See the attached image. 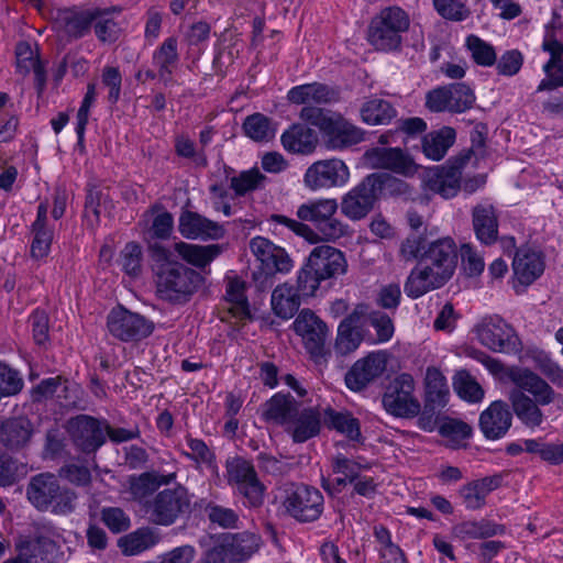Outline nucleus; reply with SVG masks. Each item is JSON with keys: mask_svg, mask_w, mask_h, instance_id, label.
<instances>
[{"mask_svg": "<svg viewBox=\"0 0 563 563\" xmlns=\"http://www.w3.org/2000/svg\"><path fill=\"white\" fill-rule=\"evenodd\" d=\"M148 256L157 298L173 306H184L205 285L202 273L177 262L172 261V252L159 242L148 243Z\"/></svg>", "mask_w": 563, "mask_h": 563, "instance_id": "1", "label": "nucleus"}, {"mask_svg": "<svg viewBox=\"0 0 563 563\" xmlns=\"http://www.w3.org/2000/svg\"><path fill=\"white\" fill-rule=\"evenodd\" d=\"M457 264V250L453 239L446 236L428 243L421 262L410 272L405 292L416 299L442 287L453 275Z\"/></svg>", "mask_w": 563, "mask_h": 563, "instance_id": "2", "label": "nucleus"}, {"mask_svg": "<svg viewBox=\"0 0 563 563\" xmlns=\"http://www.w3.org/2000/svg\"><path fill=\"white\" fill-rule=\"evenodd\" d=\"M515 387L509 390V401L517 418L528 428H538L544 416L540 406H547L556 397L552 386L534 372L522 368L510 373Z\"/></svg>", "mask_w": 563, "mask_h": 563, "instance_id": "3", "label": "nucleus"}, {"mask_svg": "<svg viewBox=\"0 0 563 563\" xmlns=\"http://www.w3.org/2000/svg\"><path fill=\"white\" fill-rule=\"evenodd\" d=\"M346 268L342 251L328 244L316 246L298 273L299 290L306 296H313L322 280L343 275Z\"/></svg>", "mask_w": 563, "mask_h": 563, "instance_id": "4", "label": "nucleus"}, {"mask_svg": "<svg viewBox=\"0 0 563 563\" xmlns=\"http://www.w3.org/2000/svg\"><path fill=\"white\" fill-rule=\"evenodd\" d=\"M338 208L336 200L329 198L310 200L297 208V218L312 224L313 236L307 241L334 242L347 233L349 225L336 217Z\"/></svg>", "mask_w": 563, "mask_h": 563, "instance_id": "5", "label": "nucleus"}, {"mask_svg": "<svg viewBox=\"0 0 563 563\" xmlns=\"http://www.w3.org/2000/svg\"><path fill=\"white\" fill-rule=\"evenodd\" d=\"M26 496L40 511L51 510L55 515H68L76 507V493L60 486L57 476L52 473L33 476L27 484Z\"/></svg>", "mask_w": 563, "mask_h": 563, "instance_id": "6", "label": "nucleus"}, {"mask_svg": "<svg viewBox=\"0 0 563 563\" xmlns=\"http://www.w3.org/2000/svg\"><path fill=\"white\" fill-rule=\"evenodd\" d=\"M410 25L408 14L398 7H388L372 18L367 27V41L377 51L399 49Z\"/></svg>", "mask_w": 563, "mask_h": 563, "instance_id": "7", "label": "nucleus"}, {"mask_svg": "<svg viewBox=\"0 0 563 563\" xmlns=\"http://www.w3.org/2000/svg\"><path fill=\"white\" fill-rule=\"evenodd\" d=\"M191 511V496L185 486L164 488L145 505L147 520L162 527H169Z\"/></svg>", "mask_w": 563, "mask_h": 563, "instance_id": "8", "label": "nucleus"}, {"mask_svg": "<svg viewBox=\"0 0 563 563\" xmlns=\"http://www.w3.org/2000/svg\"><path fill=\"white\" fill-rule=\"evenodd\" d=\"M282 506L285 512L300 523L317 521L324 509L322 493L309 485L290 484L283 490Z\"/></svg>", "mask_w": 563, "mask_h": 563, "instance_id": "9", "label": "nucleus"}, {"mask_svg": "<svg viewBox=\"0 0 563 563\" xmlns=\"http://www.w3.org/2000/svg\"><path fill=\"white\" fill-rule=\"evenodd\" d=\"M251 251L262 263L263 268L253 273V280L260 291L271 288L274 284L275 273H287L292 262L286 251L269 240L256 236L251 240Z\"/></svg>", "mask_w": 563, "mask_h": 563, "instance_id": "10", "label": "nucleus"}, {"mask_svg": "<svg viewBox=\"0 0 563 563\" xmlns=\"http://www.w3.org/2000/svg\"><path fill=\"white\" fill-rule=\"evenodd\" d=\"M295 332L302 338L305 347L317 364L327 363L331 350L327 344L328 325L310 309H302L292 323Z\"/></svg>", "mask_w": 563, "mask_h": 563, "instance_id": "11", "label": "nucleus"}, {"mask_svg": "<svg viewBox=\"0 0 563 563\" xmlns=\"http://www.w3.org/2000/svg\"><path fill=\"white\" fill-rule=\"evenodd\" d=\"M109 333L122 342H139L154 331L153 321L119 305L107 317Z\"/></svg>", "mask_w": 563, "mask_h": 563, "instance_id": "12", "label": "nucleus"}, {"mask_svg": "<svg viewBox=\"0 0 563 563\" xmlns=\"http://www.w3.org/2000/svg\"><path fill=\"white\" fill-rule=\"evenodd\" d=\"M411 375L400 374L386 388L382 402L387 412L396 417H413L420 412V402L413 397Z\"/></svg>", "mask_w": 563, "mask_h": 563, "instance_id": "13", "label": "nucleus"}, {"mask_svg": "<svg viewBox=\"0 0 563 563\" xmlns=\"http://www.w3.org/2000/svg\"><path fill=\"white\" fill-rule=\"evenodd\" d=\"M228 482L235 485L239 494L250 507H260L264 500V486L258 481L254 466L241 457L227 463Z\"/></svg>", "mask_w": 563, "mask_h": 563, "instance_id": "14", "label": "nucleus"}, {"mask_svg": "<svg viewBox=\"0 0 563 563\" xmlns=\"http://www.w3.org/2000/svg\"><path fill=\"white\" fill-rule=\"evenodd\" d=\"M67 430L75 446L84 453H95L106 443V420L78 415L68 420Z\"/></svg>", "mask_w": 563, "mask_h": 563, "instance_id": "15", "label": "nucleus"}, {"mask_svg": "<svg viewBox=\"0 0 563 563\" xmlns=\"http://www.w3.org/2000/svg\"><path fill=\"white\" fill-rule=\"evenodd\" d=\"M350 177L346 164L339 158L322 159L310 165L303 176L311 190L329 189L344 185Z\"/></svg>", "mask_w": 563, "mask_h": 563, "instance_id": "16", "label": "nucleus"}, {"mask_svg": "<svg viewBox=\"0 0 563 563\" xmlns=\"http://www.w3.org/2000/svg\"><path fill=\"white\" fill-rule=\"evenodd\" d=\"M479 342L493 352L519 351V339L511 325L499 318H490L477 328Z\"/></svg>", "mask_w": 563, "mask_h": 563, "instance_id": "17", "label": "nucleus"}, {"mask_svg": "<svg viewBox=\"0 0 563 563\" xmlns=\"http://www.w3.org/2000/svg\"><path fill=\"white\" fill-rule=\"evenodd\" d=\"M387 357L384 352L369 353L357 360L345 374L346 387L352 391L365 389L386 371Z\"/></svg>", "mask_w": 563, "mask_h": 563, "instance_id": "18", "label": "nucleus"}, {"mask_svg": "<svg viewBox=\"0 0 563 563\" xmlns=\"http://www.w3.org/2000/svg\"><path fill=\"white\" fill-rule=\"evenodd\" d=\"M366 163L374 169H387L402 176H411L417 166L400 147H372L364 153Z\"/></svg>", "mask_w": 563, "mask_h": 563, "instance_id": "19", "label": "nucleus"}, {"mask_svg": "<svg viewBox=\"0 0 563 563\" xmlns=\"http://www.w3.org/2000/svg\"><path fill=\"white\" fill-rule=\"evenodd\" d=\"M35 434L34 423L25 416L0 420V444L11 453L26 451Z\"/></svg>", "mask_w": 563, "mask_h": 563, "instance_id": "20", "label": "nucleus"}, {"mask_svg": "<svg viewBox=\"0 0 563 563\" xmlns=\"http://www.w3.org/2000/svg\"><path fill=\"white\" fill-rule=\"evenodd\" d=\"M468 162V155H460L450 165L435 168L428 175V188L444 199H450L461 189L462 168Z\"/></svg>", "mask_w": 563, "mask_h": 563, "instance_id": "21", "label": "nucleus"}, {"mask_svg": "<svg viewBox=\"0 0 563 563\" xmlns=\"http://www.w3.org/2000/svg\"><path fill=\"white\" fill-rule=\"evenodd\" d=\"M261 538L251 532H241L225 538L211 556L220 559L219 563H242L258 550Z\"/></svg>", "mask_w": 563, "mask_h": 563, "instance_id": "22", "label": "nucleus"}, {"mask_svg": "<svg viewBox=\"0 0 563 563\" xmlns=\"http://www.w3.org/2000/svg\"><path fill=\"white\" fill-rule=\"evenodd\" d=\"M178 231L188 240H220L224 228L207 217L191 210H183L178 219Z\"/></svg>", "mask_w": 563, "mask_h": 563, "instance_id": "23", "label": "nucleus"}, {"mask_svg": "<svg viewBox=\"0 0 563 563\" xmlns=\"http://www.w3.org/2000/svg\"><path fill=\"white\" fill-rule=\"evenodd\" d=\"M371 181L366 176L343 197L341 211L349 219L353 221L361 220L372 211L378 197Z\"/></svg>", "mask_w": 563, "mask_h": 563, "instance_id": "24", "label": "nucleus"}, {"mask_svg": "<svg viewBox=\"0 0 563 563\" xmlns=\"http://www.w3.org/2000/svg\"><path fill=\"white\" fill-rule=\"evenodd\" d=\"M479 429L487 440L504 438L512 424V413L507 402L493 401L479 416Z\"/></svg>", "mask_w": 563, "mask_h": 563, "instance_id": "25", "label": "nucleus"}, {"mask_svg": "<svg viewBox=\"0 0 563 563\" xmlns=\"http://www.w3.org/2000/svg\"><path fill=\"white\" fill-rule=\"evenodd\" d=\"M364 317V307L357 306L347 314L338 327V334L334 342V352L340 356L353 353L363 341L360 331L361 319Z\"/></svg>", "mask_w": 563, "mask_h": 563, "instance_id": "26", "label": "nucleus"}, {"mask_svg": "<svg viewBox=\"0 0 563 563\" xmlns=\"http://www.w3.org/2000/svg\"><path fill=\"white\" fill-rule=\"evenodd\" d=\"M93 7L82 9L78 7L59 9L55 15V23L70 38L86 36L92 26Z\"/></svg>", "mask_w": 563, "mask_h": 563, "instance_id": "27", "label": "nucleus"}, {"mask_svg": "<svg viewBox=\"0 0 563 563\" xmlns=\"http://www.w3.org/2000/svg\"><path fill=\"white\" fill-rule=\"evenodd\" d=\"M174 473L168 475L159 474L155 471L144 472L140 475H131L128 479L129 494L132 500L142 506L145 511V505L151 501L154 493L163 485H168L175 479Z\"/></svg>", "mask_w": 563, "mask_h": 563, "instance_id": "28", "label": "nucleus"}, {"mask_svg": "<svg viewBox=\"0 0 563 563\" xmlns=\"http://www.w3.org/2000/svg\"><path fill=\"white\" fill-rule=\"evenodd\" d=\"M472 225L477 240L492 245L498 240V213L488 202L477 203L472 208Z\"/></svg>", "mask_w": 563, "mask_h": 563, "instance_id": "29", "label": "nucleus"}, {"mask_svg": "<svg viewBox=\"0 0 563 563\" xmlns=\"http://www.w3.org/2000/svg\"><path fill=\"white\" fill-rule=\"evenodd\" d=\"M287 98L295 104H329L340 100V89L321 82L305 84L291 88Z\"/></svg>", "mask_w": 563, "mask_h": 563, "instance_id": "30", "label": "nucleus"}, {"mask_svg": "<svg viewBox=\"0 0 563 563\" xmlns=\"http://www.w3.org/2000/svg\"><path fill=\"white\" fill-rule=\"evenodd\" d=\"M512 269L521 284L530 285L543 273L544 263L539 252L522 246L516 251Z\"/></svg>", "mask_w": 563, "mask_h": 563, "instance_id": "31", "label": "nucleus"}, {"mask_svg": "<svg viewBox=\"0 0 563 563\" xmlns=\"http://www.w3.org/2000/svg\"><path fill=\"white\" fill-rule=\"evenodd\" d=\"M300 404L290 394H275L263 406L262 416L266 421L288 426V423L298 416Z\"/></svg>", "mask_w": 563, "mask_h": 563, "instance_id": "32", "label": "nucleus"}, {"mask_svg": "<svg viewBox=\"0 0 563 563\" xmlns=\"http://www.w3.org/2000/svg\"><path fill=\"white\" fill-rule=\"evenodd\" d=\"M123 8L120 5L93 7L92 27L99 42L111 44L118 41L121 30L114 15L121 14Z\"/></svg>", "mask_w": 563, "mask_h": 563, "instance_id": "33", "label": "nucleus"}, {"mask_svg": "<svg viewBox=\"0 0 563 563\" xmlns=\"http://www.w3.org/2000/svg\"><path fill=\"white\" fill-rule=\"evenodd\" d=\"M321 428L320 415L314 408L298 410L296 416L285 428L295 443H302L319 434Z\"/></svg>", "mask_w": 563, "mask_h": 563, "instance_id": "34", "label": "nucleus"}, {"mask_svg": "<svg viewBox=\"0 0 563 563\" xmlns=\"http://www.w3.org/2000/svg\"><path fill=\"white\" fill-rule=\"evenodd\" d=\"M305 296L297 286L288 284L278 285L272 294L271 305L273 312L283 320L291 319L298 311Z\"/></svg>", "mask_w": 563, "mask_h": 563, "instance_id": "35", "label": "nucleus"}, {"mask_svg": "<svg viewBox=\"0 0 563 563\" xmlns=\"http://www.w3.org/2000/svg\"><path fill=\"white\" fill-rule=\"evenodd\" d=\"M161 541L159 532L152 527L139 528L118 540V547L126 556L137 555Z\"/></svg>", "mask_w": 563, "mask_h": 563, "instance_id": "36", "label": "nucleus"}, {"mask_svg": "<svg viewBox=\"0 0 563 563\" xmlns=\"http://www.w3.org/2000/svg\"><path fill=\"white\" fill-rule=\"evenodd\" d=\"M174 250L191 266L205 272V268L222 253L219 244L198 245L186 242H177Z\"/></svg>", "mask_w": 563, "mask_h": 563, "instance_id": "37", "label": "nucleus"}, {"mask_svg": "<svg viewBox=\"0 0 563 563\" xmlns=\"http://www.w3.org/2000/svg\"><path fill=\"white\" fill-rule=\"evenodd\" d=\"M328 137V147L345 148L358 144L364 140V132L342 118H334L331 126L324 134Z\"/></svg>", "mask_w": 563, "mask_h": 563, "instance_id": "38", "label": "nucleus"}, {"mask_svg": "<svg viewBox=\"0 0 563 563\" xmlns=\"http://www.w3.org/2000/svg\"><path fill=\"white\" fill-rule=\"evenodd\" d=\"M178 42L174 36L167 37L153 54V64L158 69V78L165 84L172 82L174 69L179 62Z\"/></svg>", "mask_w": 563, "mask_h": 563, "instance_id": "39", "label": "nucleus"}, {"mask_svg": "<svg viewBox=\"0 0 563 563\" xmlns=\"http://www.w3.org/2000/svg\"><path fill=\"white\" fill-rule=\"evenodd\" d=\"M282 143L288 152L310 154L317 146L318 136L312 129L303 124H294L283 133Z\"/></svg>", "mask_w": 563, "mask_h": 563, "instance_id": "40", "label": "nucleus"}, {"mask_svg": "<svg viewBox=\"0 0 563 563\" xmlns=\"http://www.w3.org/2000/svg\"><path fill=\"white\" fill-rule=\"evenodd\" d=\"M455 137V130L450 126H443L438 131L429 132L422 137V152L428 158L440 161L454 144Z\"/></svg>", "mask_w": 563, "mask_h": 563, "instance_id": "41", "label": "nucleus"}, {"mask_svg": "<svg viewBox=\"0 0 563 563\" xmlns=\"http://www.w3.org/2000/svg\"><path fill=\"white\" fill-rule=\"evenodd\" d=\"M500 484V478L484 477L478 481H474L464 485L460 494L463 498V503L467 509L476 510L485 505L487 495L496 489Z\"/></svg>", "mask_w": 563, "mask_h": 563, "instance_id": "42", "label": "nucleus"}, {"mask_svg": "<svg viewBox=\"0 0 563 563\" xmlns=\"http://www.w3.org/2000/svg\"><path fill=\"white\" fill-rule=\"evenodd\" d=\"M438 432L446 440V446L460 449L465 446L464 441L471 438L473 429L460 419L443 417L439 420Z\"/></svg>", "mask_w": 563, "mask_h": 563, "instance_id": "43", "label": "nucleus"}, {"mask_svg": "<svg viewBox=\"0 0 563 563\" xmlns=\"http://www.w3.org/2000/svg\"><path fill=\"white\" fill-rule=\"evenodd\" d=\"M453 534L461 540L485 539L505 532L504 526L493 523L489 520L463 521L452 529Z\"/></svg>", "mask_w": 563, "mask_h": 563, "instance_id": "44", "label": "nucleus"}, {"mask_svg": "<svg viewBox=\"0 0 563 563\" xmlns=\"http://www.w3.org/2000/svg\"><path fill=\"white\" fill-rule=\"evenodd\" d=\"M449 387L445 377L434 367H429L426 374V399L424 405L442 408L446 405Z\"/></svg>", "mask_w": 563, "mask_h": 563, "instance_id": "45", "label": "nucleus"}, {"mask_svg": "<svg viewBox=\"0 0 563 563\" xmlns=\"http://www.w3.org/2000/svg\"><path fill=\"white\" fill-rule=\"evenodd\" d=\"M397 111L393 104L384 99L372 98L361 108L362 120L372 125L387 124L396 118Z\"/></svg>", "mask_w": 563, "mask_h": 563, "instance_id": "46", "label": "nucleus"}, {"mask_svg": "<svg viewBox=\"0 0 563 563\" xmlns=\"http://www.w3.org/2000/svg\"><path fill=\"white\" fill-rule=\"evenodd\" d=\"M324 423L328 428L336 430L352 441H358L362 437L358 419L349 412H338L328 409L324 416Z\"/></svg>", "mask_w": 563, "mask_h": 563, "instance_id": "47", "label": "nucleus"}, {"mask_svg": "<svg viewBox=\"0 0 563 563\" xmlns=\"http://www.w3.org/2000/svg\"><path fill=\"white\" fill-rule=\"evenodd\" d=\"M242 129L245 135L255 142H268L276 132L272 120L260 112L247 115Z\"/></svg>", "mask_w": 563, "mask_h": 563, "instance_id": "48", "label": "nucleus"}, {"mask_svg": "<svg viewBox=\"0 0 563 563\" xmlns=\"http://www.w3.org/2000/svg\"><path fill=\"white\" fill-rule=\"evenodd\" d=\"M267 181V177L254 167L243 170L239 175L230 179V188L236 197H243L250 192L263 189Z\"/></svg>", "mask_w": 563, "mask_h": 563, "instance_id": "49", "label": "nucleus"}, {"mask_svg": "<svg viewBox=\"0 0 563 563\" xmlns=\"http://www.w3.org/2000/svg\"><path fill=\"white\" fill-rule=\"evenodd\" d=\"M368 178L372 180L371 183L377 194V197L380 195L397 197L409 194V185L390 174L374 173L368 175Z\"/></svg>", "mask_w": 563, "mask_h": 563, "instance_id": "50", "label": "nucleus"}, {"mask_svg": "<svg viewBox=\"0 0 563 563\" xmlns=\"http://www.w3.org/2000/svg\"><path fill=\"white\" fill-rule=\"evenodd\" d=\"M100 521L112 532L119 534L131 528V518L121 507L108 506L100 509Z\"/></svg>", "mask_w": 563, "mask_h": 563, "instance_id": "51", "label": "nucleus"}, {"mask_svg": "<svg viewBox=\"0 0 563 563\" xmlns=\"http://www.w3.org/2000/svg\"><path fill=\"white\" fill-rule=\"evenodd\" d=\"M466 46L472 54L473 60L483 67L494 66L496 63V51L494 46L476 35L466 38Z\"/></svg>", "mask_w": 563, "mask_h": 563, "instance_id": "52", "label": "nucleus"}, {"mask_svg": "<svg viewBox=\"0 0 563 563\" xmlns=\"http://www.w3.org/2000/svg\"><path fill=\"white\" fill-rule=\"evenodd\" d=\"M542 49L550 54V59L543 65V71L556 70L563 73V43L556 40L553 31H548Z\"/></svg>", "mask_w": 563, "mask_h": 563, "instance_id": "53", "label": "nucleus"}, {"mask_svg": "<svg viewBox=\"0 0 563 563\" xmlns=\"http://www.w3.org/2000/svg\"><path fill=\"white\" fill-rule=\"evenodd\" d=\"M450 112H464L473 107L476 97L464 82L449 85Z\"/></svg>", "mask_w": 563, "mask_h": 563, "instance_id": "54", "label": "nucleus"}, {"mask_svg": "<svg viewBox=\"0 0 563 563\" xmlns=\"http://www.w3.org/2000/svg\"><path fill=\"white\" fill-rule=\"evenodd\" d=\"M205 511L212 525L223 529H234L238 526L239 515L231 508L209 501L205 506Z\"/></svg>", "mask_w": 563, "mask_h": 563, "instance_id": "55", "label": "nucleus"}, {"mask_svg": "<svg viewBox=\"0 0 563 563\" xmlns=\"http://www.w3.org/2000/svg\"><path fill=\"white\" fill-rule=\"evenodd\" d=\"M454 389L461 398L471 402L481 401L484 397V390L481 385L466 372L457 374Z\"/></svg>", "mask_w": 563, "mask_h": 563, "instance_id": "56", "label": "nucleus"}, {"mask_svg": "<svg viewBox=\"0 0 563 563\" xmlns=\"http://www.w3.org/2000/svg\"><path fill=\"white\" fill-rule=\"evenodd\" d=\"M523 55L519 49L504 52L499 58L496 57L497 74L505 77L517 75L523 65Z\"/></svg>", "mask_w": 563, "mask_h": 563, "instance_id": "57", "label": "nucleus"}, {"mask_svg": "<svg viewBox=\"0 0 563 563\" xmlns=\"http://www.w3.org/2000/svg\"><path fill=\"white\" fill-rule=\"evenodd\" d=\"M427 241L422 235L411 234L400 245L399 254L405 262H421L422 254L427 250Z\"/></svg>", "mask_w": 563, "mask_h": 563, "instance_id": "58", "label": "nucleus"}, {"mask_svg": "<svg viewBox=\"0 0 563 563\" xmlns=\"http://www.w3.org/2000/svg\"><path fill=\"white\" fill-rule=\"evenodd\" d=\"M123 271L130 276H137L142 271V249L135 242L128 243L121 252Z\"/></svg>", "mask_w": 563, "mask_h": 563, "instance_id": "59", "label": "nucleus"}, {"mask_svg": "<svg viewBox=\"0 0 563 563\" xmlns=\"http://www.w3.org/2000/svg\"><path fill=\"white\" fill-rule=\"evenodd\" d=\"M438 13L452 21H463L470 15V10L460 0H433Z\"/></svg>", "mask_w": 563, "mask_h": 563, "instance_id": "60", "label": "nucleus"}, {"mask_svg": "<svg viewBox=\"0 0 563 563\" xmlns=\"http://www.w3.org/2000/svg\"><path fill=\"white\" fill-rule=\"evenodd\" d=\"M23 386L18 373L0 363V399L18 394Z\"/></svg>", "mask_w": 563, "mask_h": 563, "instance_id": "61", "label": "nucleus"}, {"mask_svg": "<svg viewBox=\"0 0 563 563\" xmlns=\"http://www.w3.org/2000/svg\"><path fill=\"white\" fill-rule=\"evenodd\" d=\"M300 119L319 128L323 134L327 133L334 120V118L330 117L323 109L311 106H306L301 109Z\"/></svg>", "mask_w": 563, "mask_h": 563, "instance_id": "62", "label": "nucleus"}, {"mask_svg": "<svg viewBox=\"0 0 563 563\" xmlns=\"http://www.w3.org/2000/svg\"><path fill=\"white\" fill-rule=\"evenodd\" d=\"M34 239L31 245L33 257L42 258L48 254L53 241V232L47 227L32 228Z\"/></svg>", "mask_w": 563, "mask_h": 563, "instance_id": "63", "label": "nucleus"}, {"mask_svg": "<svg viewBox=\"0 0 563 563\" xmlns=\"http://www.w3.org/2000/svg\"><path fill=\"white\" fill-rule=\"evenodd\" d=\"M540 372L556 387L563 388V368L548 355L537 358Z\"/></svg>", "mask_w": 563, "mask_h": 563, "instance_id": "64", "label": "nucleus"}]
</instances>
